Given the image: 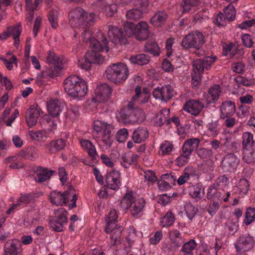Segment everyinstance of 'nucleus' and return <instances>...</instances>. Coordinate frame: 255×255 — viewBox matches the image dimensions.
Segmentation results:
<instances>
[{
	"label": "nucleus",
	"mask_w": 255,
	"mask_h": 255,
	"mask_svg": "<svg viewBox=\"0 0 255 255\" xmlns=\"http://www.w3.org/2000/svg\"><path fill=\"white\" fill-rule=\"evenodd\" d=\"M63 86L65 92L70 97L78 101L83 99L88 90L86 81L77 75L67 77L64 80Z\"/></svg>",
	"instance_id": "nucleus-1"
},
{
	"label": "nucleus",
	"mask_w": 255,
	"mask_h": 255,
	"mask_svg": "<svg viewBox=\"0 0 255 255\" xmlns=\"http://www.w3.org/2000/svg\"><path fill=\"white\" fill-rule=\"evenodd\" d=\"M145 206V200L142 198L136 199L132 191L127 192L121 201V207L124 210L130 209L131 215L135 218L142 215Z\"/></svg>",
	"instance_id": "nucleus-2"
},
{
	"label": "nucleus",
	"mask_w": 255,
	"mask_h": 255,
	"mask_svg": "<svg viewBox=\"0 0 255 255\" xmlns=\"http://www.w3.org/2000/svg\"><path fill=\"white\" fill-rule=\"evenodd\" d=\"M69 21L72 26L82 25L87 21V25L93 24L96 20L97 15L94 12H91L88 15L87 12L81 7L72 9L68 14Z\"/></svg>",
	"instance_id": "nucleus-3"
},
{
	"label": "nucleus",
	"mask_w": 255,
	"mask_h": 255,
	"mask_svg": "<svg viewBox=\"0 0 255 255\" xmlns=\"http://www.w3.org/2000/svg\"><path fill=\"white\" fill-rule=\"evenodd\" d=\"M125 33L129 37H135L139 41L147 39L149 35V28L147 23L141 21L137 24L131 22H126L124 24Z\"/></svg>",
	"instance_id": "nucleus-4"
},
{
	"label": "nucleus",
	"mask_w": 255,
	"mask_h": 255,
	"mask_svg": "<svg viewBox=\"0 0 255 255\" xmlns=\"http://www.w3.org/2000/svg\"><path fill=\"white\" fill-rule=\"evenodd\" d=\"M107 78L114 83H120L125 81L128 77L129 70L124 63H113L106 69Z\"/></svg>",
	"instance_id": "nucleus-5"
},
{
	"label": "nucleus",
	"mask_w": 255,
	"mask_h": 255,
	"mask_svg": "<svg viewBox=\"0 0 255 255\" xmlns=\"http://www.w3.org/2000/svg\"><path fill=\"white\" fill-rule=\"evenodd\" d=\"M97 34L98 39L92 37L91 30L84 26L82 33L83 40L85 42H89L92 48L100 50L105 49L106 52H108L109 47L106 37L100 31L98 32Z\"/></svg>",
	"instance_id": "nucleus-6"
},
{
	"label": "nucleus",
	"mask_w": 255,
	"mask_h": 255,
	"mask_svg": "<svg viewBox=\"0 0 255 255\" xmlns=\"http://www.w3.org/2000/svg\"><path fill=\"white\" fill-rule=\"evenodd\" d=\"M117 218L116 211L115 209H112L110 210L105 220L107 223L105 231L107 233H110L111 234V240L113 242V245H116L122 231V227L115 225Z\"/></svg>",
	"instance_id": "nucleus-7"
},
{
	"label": "nucleus",
	"mask_w": 255,
	"mask_h": 255,
	"mask_svg": "<svg viewBox=\"0 0 255 255\" xmlns=\"http://www.w3.org/2000/svg\"><path fill=\"white\" fill-rule=\"evenodd\" d=\"M93 129L101 138V140L105 144L108 146L111 145L113 134L111 125L100 120H96L93 123Z\"/></svg>",
	"instance_id": "nucleus-8"
},
{
	"label": "nucleus",
	"mask_w": 255,
	"mask_h": 255,
	"mask_svg": "<svg viewBox=\"0 0 255 255\" xmlns=\"http://www.w3.org/2000/svg\"><path fill=\"white\" fill-rule=\"evenodd\" d=\"M71 197H72L71 203L68 206L69 209H72L76 206L77 196L75 194H71L68 191H65L63 193L54 191L51 192L50 194V202L56 206L65 204Z\"/></svg>",
	"instance_id": "nucleus-9"
},
{
	"label": "nucleus",
	"mask_w": 255,
	"mask_h": 255,
	"mask_svg": "<svg viewBox=\"0 0 255 255\" xmlns=\"http://www.w3.org/2000/svg\"><path fill=\"white\" fill-rule=\"evenodd\" d=\"M204 43V36L202 33L196 31L185 37L182 41V46L186 49L194 48L199 49Z\"/></svg>",
	"instance_id": "nucleus-10"
},
{
	"label": "nucleus",
	"mask_w": 255,
	"mask_h": 255,
	"mask_svg": "<svg viewBox=\"0 0 255 255\" xmlns=\"http://www.w3.org/2000/svg\"><path fill=\"white\" fill-rule=\"evenodd\" d=\"M254 144L253 134L250 132H243L242 145L244 151L243 159L246 163H251L254 159L253 151Z\"/></svg>",
	"instance_id": "nucleus-11"
},
{
	"label": "nucleus",
	"mask_w": 255,
	"mask_h": 255,
	"mask_svg": "<svg viewBox=\"0 0 255 255\" xmlns=\"http://www.w3.org/2000/svg\"><path fill=\"white\" fill-rule=\"evenodd\" d=\"M255 240L254 238L246 234L240 236L234 244L237 254H240L241 252H248L252 250L255 246Z\"/></svg>",
	"instance_id": "nucleus-12"
},
{
	"label": "nucleus",
	"mask_w": 255,
	"mask_h": 255,
	"mask_svg": "<svg viewBox=\"0 0 255 255\" xmlns=\"http://www.w3.org/2000/svg\"><path fill=\"white\" fill-rule=\"evenodd\" d=\"M121 117L123 122L126 124L141 123L145 119L144 111L140 109H136L133 111H129L128 113H121Z\"/></svg>",
	"instance_id": "nucleus-13"
},
{
	"label": "nucleus",
	"mask_w": 255,
	"mask_h": 255,
	"mask_svg": "<svg viewBox=\"0 0 255 255\" xmlns=\"http://www.w3.org/2000/svg\"><path fill=\"white\" fill-rule=\"evenodd\" d=\"M112 93V88L107 84L98 86L95 90V95L92 99V102H105L110 96Z\"/></svg>",
	"instance_id": "nucleus-14"
},
{
	"label": "nucleus",
	"mask_w": 255,
	"mask_h": 255,
	"mask_svg": "<svg viewBox=\"0 0 255 255\" xmlns=\"http://www.w3.org/2000/svg\"><path fill=\"white\" fill-rule=\"evenodd\" d=\"M174 92L172 87L169 85L157 87L153 91V96L156 99L166 102L171 99L174 95Z\"/></svg>",
	"instance_id": "nucleus-15"
},
{
	"label": "nucleus",
	"mask_w": 255,
	"mask_h": 255,
	"mask_svg": "<svg viewBox=\"0 0 255 255\" xmlns=\"http://www.w3.org/2000/svg\"><path fill=\"white\" fill-rule=\"evenodd\" d=\"M22 252L21 243L17 239L8 240L4 245L3 255H20Z\"/></svg>",
	"instance_id": "nucleus-16"
},
{
	"label": "nucleus",
	"mask_w": 255,
	"mask_h": 255,
	"mask_svg": "<svg viewBox=\"0 0 255 255\" xmlns=\"http://www.w3.org/2000/svg\"><path fill=\"white\" fill-rule=\"evenodd\" d=\"M239 162V158L235 154H228L222 161V168L225 172H234L237 168Z\"/></svg>",
	"instance_id": "nucleus-17"
},
{
	"label": "nucleus",
	"mask_w": 255,
	"mask_h": 255,
	"mask_svg": "<svg viewBox=\"0 0 255 255\" xmlns=\"http://www.w3.org/2000/svg\"><path fill=\"white\" fill-rule=\"evenodd\" d=\"M64 107L65 103L57 99H51L47 103V111L52 117H58Z\"/></svg>",
	"instance_id": "nucleus-18"
},
{
	"label": "nucleus",
	"mask_w": 255,
	"mask_h": 255,
	"mask_svg": "<svg viewBox=\"0 0 255 255\" xmlns=\"http://www.w3.org/2000/svg\"><path fill=\"white\" fill-rule=\"evenodd\" d=\"M120 176V172L115 169L107 173L106 181L108 188L114 190L119 188L121 185Z\"/></svg>",
	"instance_id": "nucleus-19"
},
{
	"label": "nucleus",
	"mask_w": 255,
	"mask_h": 255,
	"mask_svg": "<svg viewBox=\"0 0 255 255\" xmlns=\"http://www.w3.org/2000/svg\"><path fill=\"white\" fill-rule=\"evenodd\" d=\"M193 72L192 74V84L194 86H197L199 84L201 80V75L204 69L205 66L201 59L194 60L193 62Z\"/></svg>",
	"instance_id": "nucleus-20"
},
{
	"label": "nucleus",
	"mask_w": 255,
	"mask_h": 255,
	"mask_svg": "<svg viewBox=\"0 0 255 255\" xmlns=\"http://www.w3.org/2000/svg\"><path fill=\"white\" fill-rule=\"evenodd\" d=\"M40 112V109L37 105L30 107L26 113V121L29 127H32L36 125Z\"/></svg>",
	"instance_id": "nucleus-21"
},
{
	"label": "nucleus",
	"mask_w": 255,
	"mask_h": 255,
	"mask_svg": "<svg viewBox=\"0 0 255 255\" xmlns=\"http://www.w3.org/2000/svg\"><path fill=\"white\" fill-rule=\"evenodd\" d=\"M108 36L114 43H123L126 41V38L124 37L123 31L117 26H109Z\"/></svg>",
	"instance_id": "nucleus-22"
},
{
	"label": "nucleus",
	"mask_w": 255,
	"mask_h": 255,
	"mask_svg": "<svg viewBox=\"0 0 255 255\" xmlns=\"http://www.w3.org/2000/svg\"><path fill=\"white\" fill-rule=\"evenodd\" d=\"M18 156L22 158L34 161L39 157V151L36 147L29 146L19 151Z\"/></svg>",
	"instance_id": "nucleus-23"
},
{
	"label": "nucleus",
	"mask_w": 255,
	"mask_h": 255,
	"mask_svg": "<svg viewBox=\"0 0 255 255\" xmlns=\"http://www.w3.org/2000/svg\"><path fill=\"white\" fill-rule=\"evenodd\" d=\"M220 116L222 119L231 117L235 113V104L231 101H224L220 106Z\"/></svg>",
	"instance_id": "nucleus-24"
},
{
	"label": "nucleus",
	"mask_w": 255,
	"mask_h": 255,
	"mask_svg": "<svg viewBox=\"0 0 255 255\" xmlns=\"http://www.w3.org/2000/svg\"><path fill=\"white\" fill-rule=\"evenodd\" d=\"M203 108V104L196 100H191L187 101L184 105L183 109L187 113L194 115H198Z\"/></svg>",
	"instance_id": "nucleus-25"
},
{
	"label": "nucleus",
	"mask_w": 255,
	"mask_h": 255,
	"mask_svg": "<svg viewBox=\"0 0 255 255\" xmlns=\"http://www.w3.org/2000/svg\"><path fill=\"white\" fill-rule=\"evenodd\" d=\"M221 93L220 86L216 84L209 89L208 93L205 95V102L207 104L215 103L219 99Z\"/></svg>",
	"instance_id": "nucleus-26"
},
{
	"label": "nucleus",
	"mask_w": 255,
	"mask_h": 255,
	"mask_svg": "<svg viewBox=\"0 0 255 255\" xmlns=\"http://www.w3.org/2000/svg\"><path fill=\"white\" fill-rule=\"evenodd\" d=\"M80 144L84 150H85L88 153L92 159H96L98 156L95 145L90 140L82 139L80 141Z\"/></svg>",
	"instance_id": "nucleus-27"
},
{
	"label": "nucleus",
	"mask_w": 255,
	"mask_h": 255,
	"mask_svg": "<svg viewBox=\"0 0 255 255\" xmlns=\"http://www.w3.org/2000/svg\"><path fill=\"white\" fill-rule=\"evenodd\" d=\"M189 194L192 198L198 201L202 199L205 194L204 188L200 184L191 186L189 188Z\"/></svg>",
	"instance_id": "nucleus-28"
},
{
	"label": "nucleus",
	"mask_w": 255,
	"mask_h": 255,
	"mask_svg": "<svg viewBox=\"0 0 255 255\" xmlns=\"http://www.w3.org/2000/svg\"><path fill=\"white\" fill-rule=\"evenodd\" d=\"M148 136V131L146 128H138L135 129L132 135L133 141L139 143L144 141Z\"/></svg>",
	"instance_id": "nucleus-29"
},
{
	"label": "nucleus",
	"mask_w": 255,
	"mask_h": 255,
	"mask_svg": "<svg viewBox=\"0 0 255 255\" xmlns=\"http://www.w3.org/2000/svg\"><path fill=\"white\" fill-rule=\"evenodd\" d=\"M167 14L164 11H158L151 18L150 22L154 26L160 27L165 22Z\"/></svg>",
	"instance_id": "nucleus-30"
},
{
	"label": "nucleus",
	"mask_w": 255,
	"mask_h": 255,
	"mask_svg": "<svg viewBox=\"0 0 255 255\" xmlns=\"http://www.w3.org/2000/svg\"><path fill=\"white\" fill-rule=\"evenodd\" d=\"M92 49V51H88L85 54L86 59L89 60L91 64H99L102 63L104 61V58L97 52V51L100 50H96L94 48Z\"/></svg>",
	"instance_id": "nucleus-31"
},
{
	"label": "nucleus",
	"mask_w": 255,
	"mask_h": 255,
	"mask_svg": "<svg viewBox=\"0 0 255 255\" xmlns=\"http://www.w3.org/2000/svg\"><path fill=\"white\" fill-rule=\"evenodd\" d=\"M200 142V140L198 138L188 139L184 142L182 146V150L185 151L186 153L191 155L194 149L198 146Z\"/></svg>",
	"instance_id": "nucleus-32"
},
{
	"label": "nucleus",
	"mask_w": 255,
	"mask_h": 255,
	"mask_svg": "<svg viewBox=\"0 0 255 255\" xmlns=\"http://www.w3.org/2000/svg\"><path fill=\"white\" fill-rule=\"evenodd\" d=\"M66 146V141L62 138L53 140L47 144V147L51 153L63 149Z\"/></svg>",
	"instance_id": "nucleus-33"
},
{
	"label": "nucleus",
	"mask_w": 255,
	"mask_h": 255,
	"mask_svg": "<svg viewBox=\"0 0 255 255\" xmlns=\"http://www.w3.org/2000/svg\"><path fill=\"white\" fill-rule=\"evenodd\" d=\"M60 14L61 12L59 8L52 9L48 13V20L51 27L54 29H56L58 26V19Z\"/></svg>",
	"instance_id": "nucleus-34"
},
{
	"label": "nucleus",
	"mask_w": 255,
	"mask_h": 255,
	"mask_svg": "<svg viewBox=\"0 0 255 255\" xmlns=\"http://www.w3.org/2000/svg\"><path fill=\"white\" fill-rule=\"evenodd\" d=\"M101 9L107 17H112L117 12L118 6L115 3L105 2L103 3Z\"/></svg>",
	"instance_id": "nucleus-35"
},
{
	"label": "nucleus",
	"mask_w": 255,
	"mask_h": 255,
	"mask_svg": "<svg viewBox=\"0 0 255 255\" xmlns=\"http://www.w3.org/2000/svg\"><path fill=\"white\" fill-rule=\"evenodd\" d=\"M170 113L169 109H163L158 114L155 119V124L157 126H161L165 122H167Z\"/></svg>",
	"instance_id": "nucleus-36"
},
{
	"label": "nucleus",
	"mask_w": 255,
	"mask_h": 255,
	"mask_svg": "<svg viewBox=\"0 0 255 255\" xmlns=\"http://www.w3.org/2000/svg\"><path fill=\"white\" fill-rule=\"evenodd\" d=\"M129 61L133 64L144 65L149 63V58L148 55L144 54H138L131 56L129 58Z\"/></svg>",
	"instance_id": "nucleus-37"
},
{
	"label": "nucleus",
	"mask_w": 255,
	"mask_h": 255,
	"mask_svg": "<svg viewBox=\"0 0 255 255\" xmlns=\"http://www.w3.org/2000/svg\"><path fill=\"white\" fill-rule=\"evenodd\" d=\"M46 61L48 63L52 64L55 66L54 68V70L59 71L62 68L61 66V60L59 57L56 56L53 52L49 51Z\"/></svg>",
	"instance_id": "nucleus-38"
},
{
	"label": "nucleus",
	"mask_w": 255,
	"mask_h": 255,
	"mask_svg": "<svg viewBox=\"0 0 255 255\" xmlns=\"http://www.w3.org/2000/svg\"><path fill=\"white\" fill-rule=\"evenodd\" d=\"M169 239L173 244L176 247H179L183 243L180 233L176 230H173L169 232Z\"/></svg>",
	"instance_id": "nucleus-39"
},
{
	"label": "nucleus",
	"mask_w": 255,
	"mask_h": 255,
	"mask_svg": "<svg viewBox=\"0 0 255 255\" xmlns=\"http://www.w3.org/2000/svg\"><path fill=\"white\" fill-rule=\"evenodd\" d=\"M197 244L193 240L185 243L181 249L183 255H194L193 252Z\"/></svg>",
	"instance_id": "nucleus-40"
},
{
	"label": "nucleus",
	"mask_w": 255,
	"mask_h": 255,
	"mask_svg": "<svg viewBox=\"0 0 255 255\" xmlns=\"http://www.w3.org/2000/svg\"><path fill=\"white\" fill-rule=\"evenodd\" d=\"M173 149V144L169 141L165 140L160 144L158 153L161 156L168 155L171 154Z\"/></svg>",
	"instance_id": "nucleus-41"
},
{
	"label": "nucleus",
	"mask_w": 255,
	"mask_h": 255,
	"mask_svg": "<svg viewBox=\"0 0 255 255\" xmlns=\"http://www.w3.org/2000/svg\"><path fill=\"white\" fill-rule=\"evenodd\" d=\"M144 50L154 56H158L160 54L159 46L154 42H147L144 46Z\"/></svg>",
	"instance_id": "nucleus-42"
},
{
	"label": "nucleus",
	"mask_w": 255,
	"mask_h": 255,
	"mask_svg": "<svg viewBox=\"0 0 255 255\" xmlns=\"http://www.w3.org/2000/svg\"><path fill=\"white\" fill-rule=\"evenodd\" d=\"M249 187V183L246 179L243 178L240 179L237 185L239 194L242 197H244L248 193Z\"/></svg>",
	"instance_id": "nucleus-43"
},
{
	"label": "nucleus",
	"mask_w": 255,
	"mask_h": 255,
	"mask_svg": "<svg viewBox=\"0 0 255 255\" xmlns=\"http://www.w3.org/2000/svg\"><path fill=\"white\" fill-rule=\"evenodd\" d=\"M143 10L139 8H132L127 12V18L130 20H138L141 18Z\"/></svg>",
	"instance_id": "nucleus-44"
},
{
	"label": "nucleus",
	"mask_w": 255,
	"mask_h": 255,
	"mask_svg": "<svg viewBox=\"0 0 255 255\" xmlns=\"http://www.w3.org/2000/svg\"><path fill=\"white\" fill-rule=\"evenodd\" d=\"M175 220L174 216L171 211H168L162 217L160 221V225L163 227H166L172 225Z\"/></svg>",
	"instance_id": "nucleus-45"
},
{
	"label": "nucleus",
	"mask_w": 255,
	"mask_h": 255,
	"mask_svg": "<svg viewBox=\"0 0 255 255\" xmlns=\"http://www.w3.org/2000/svg\"><path fill=\"white\" fill-rule=\"evenodd\" d=\"M52 173L53 171L51 170H43L37 174L35 180L39 183L43 182L48 180Z\"/></svg>",
	"instance_id": "nucleus-46"
},
{
	"label": "nucleus",
	"mask_w": 255,
	"mask_h": 255,
	"mask_svg": "<svg viewBox=\"0 0 255 255\" xmlns=\"http://www.w3.org/2000/svg\"><path fill=\"white\" fill-rule=\"evenodd\" d=\"M29 135L33 140L37 141L43 140L47 137V133L44 130H30Z\"/></svg>",
	"instance_id": "nucleus-47"
},
{
	"label": "nucleus",
	"mask_w": 255,
	"mask_h": 255,
	"mask_svg": "<svg viewBox=\"0 0 255 255\" xmlns=\"http://www.w3.org/2000/svg\"><path fill=\"white\" fill-rule=\"evenodd\" d=\"M224 13L226 18L229 21L234 20L236 16V10L232 4H228L224 9Z\"/></svg>",
	"instance_id": "nucleus-48"
},
{
	"label": "nucleus",
	"mask_w": 255,
	"mask_h": 255,
	"mask_svg": "<svg viewBox=\"0 0 255 255\" xmlns=\"http://www.w3.org/2000/svg\"><path fill=\"white\" fill-rule=\"evenodd\" d=\"M136 156H131L127 154L123 155L121 157V163L126 168H128L131 163L136 160Z\"/></svg>",
	"instance_id": "nucleus-49"
},
{
	"label": "nucleus",
	"mask_w": 255,
	"mask_h": 255,
	"mask_svg": "<svg viewBox=\"0 0 255 255\" xmlns=\"http://www.w3.org/2000/svg\"><path fill=\"white\" fill-rule=\"evenodd\" d=\"M199 0H183L182 3L183 7V12H187L192 10L196 6Z\"/></svg>",
	"instance_id": "nucleus-50"
},
{
	"label": "nucleus",
	"mask_w": 255,
	"mask_h": 255,
	"mask_svg": "<svg viewBox=\"0 0 255 255\" xmlns=\"http://www.w3.org/2000/svg\"><path fill=\"white\" fill-rule=\"evenodd\" d=\"M229 183V180L226 175L219 176L216 180L214 185L219 188L224 189Z\"/></svg>",
	"instance_id": "nucleus-51"
},
{
	"label": "nucleus",
	"mask_w": 255,
	"mask_h": 255,
	"mask_svg": "<svg viewBox=\"0 0 255 255\" xmlns=\"http://www.w3.org/2000/svg\"><path fill=\"white\" fill-rule=\"evenodd\" d=\"M255 209L254 208H249L247 209L244 223L246 225H249L255 221Z\"/></svg>",
	"instance_id": "nucleus-52"
},
{
	"label": "nucleus",
	"mask_w": 255,
	"mask_h": 255,
	"mask_svg": "<svg viewBox=\"0 0 255 255\" xmlns=\"http://www.w3.org/2000/svg\"><path fill=\"white\" fill-rule=\"evenodd\" d=\"M161 177L162 180L158 182L159 188L161 190H167L170 187V185L169 183L164 180L173 178V176L169 174H165L162 175Z\"/></svg>",
	"instance_id": "nucleus-53"
},
{
	"label": "nucleus",
	"mask_w": 255,
	"mask_h": 255,
	"mask_svg": "<svg viewBox=\"0 0 255 255\" xmlns=\"http://www.w3.org/2000/svg\"><path fill=\"white\" fill-rule=\"evenodd\" d=\"M186 216L189 220H192L195 216L197 210L191 203H187L184 206Z\"/></svg>",
	"instance_id": "nucleus-54"
},
{
	"label": "nucleus",
	"mask_w": 255,
	"mask_h": 255,
	"mask_svg": "<svg viewBox=\"0 0 255 255\" xmlns=\"http://www.w3.org/2000/svg\"><path fill=\"white\" fill-rule=\"evenodd\" d=\"M190 154L187 153H186L185 151H183V153L178 157L176 160V163L178 166H182L185 164H186L190 157Z\"/></svg>",
	"instance_id": "nucleus-55"
},
{
	"label": "nucleus",
	"mask_w": 255,
	"mask_h": 255,
	"mask_svg": "<svg viewBox=\"0 0 255 255\" xmlns=\"http://www.w3.org/2000/svg\"><path fill=\"white\" fill-rule=\"evenodd\" d=\"M55 218L62 222H67V212L63 208H61L55 211Z\"/></svg>",
	"instance_id": "nucleus-56"
},
{
	"label": "nucleus",
	"mask_w": 255,
	"mask_h": 255,
	"mask_svg": "<svg viewBox=\"0 0 255 255\" xmlns=\"http://www.w3.org/2000/svg\"><path fill=\"white\" fill-rule=\"evenodd\" d=\"M67 222H62L59 220L55 219L50 221V225L53 229L57 232H61L63 230V225Z\"/></svg>",
	"instance_id": "nucleus-57"
},
{
	"label": "nucleus",
	"mask_w": 255,
	"mask_h": 255,
	"mask_svg": "<svg viewBox=\"0 0 255 255\" xmlns=\"http://www.w3.org/2000/svg\"><path fill=\"white\" fill-rule=\"evenodd\" d=\"M207 131L209 135L213 136H217L219 133V128L217 123H209L207 125Z\"/></svg>",
	"instance_id": "nucleus-58"
},
{
	"label": "nucleus",
	"mask_w": 255,
	"mask_h": 255,
	"mask_svg": "<svg viewBox=\"0 0 255 255\" xmlns=\"http://www.w3.org/2000/svg\"><path fill=\"white\" fill-rule=\"evenodd\" d=\"M221 205V204L220 202L213 200L210 203L207 210L209 214L212 216L215 215Z\"/></svg>",
	"instance_id": "nucleus-59"
},
{
	"label": "nucleus",
	"mask_w": 255,
	"mask_h": 255,
	"mask_svg": "<svg viewBox=\"0 0 255 255\" xmlns=\"http://www.w3.org/2000/svg\"><path fill=\"white\" fill-rule=\"evenodd\" d=\"M128 131L125 128L119 130L116 134L117 141L121 143L125 141L128 138Z\"/></svg>",
	"instance_id": "nucleus-60"
},
{
	"label": "nucleus",
	"mask_w": 255,
	"mask_h": 255,
	"mask_svg": "<svg viewBox=\"0 0 255 255\" xmlns=\"http://www.w3.org/2000/svg\"><path fill=\"white\" fill-rule=\"evenodd\" d=\"M0 59L2 60L4 63L6 67L8 70H11L13 68V64H14L16 66H17V59L15 56L13 55L9 60L3 58H0Z\"/></svg>",
	"instance_id": "nucleus-61"
},
{
	"label": "nucleus",
	"mask_w": 255,
	"mask_h": 255,
	"mask_svg": "<svg viewBox=\"0 0 255 255\" xmlns=\"http://www.w3.org/2000/svg\"><path fill=\"white\" fill-rule=\"evenodd\" d=\"M196 153L200 158L206 159L212 154V151L210 149L202 147L198 149Z\"/></svg>",
	"instance_id": "nucleus-62"
},
{
	"label": "nucleus",
	"mask_w": 255,
	"mask_h": 255,
	"mask_svg": "<svg viewBox=\"0 0 255 255\" xmlns=\"http://www.w3.org/2000/svg\"><path fill=\"white\" fill-rule=\"evenodd\" d=\"M145 181L148 184H153L156 180V177L154 172L152 170H146L144 172Z\"/></svg>",
	"instance_id": "nucleus-63"
},
{
	"label": "nucleus",
	"mask_w": 255,
	"mask_h": 255,
	"mask_svg": "<svg viewBox=\"0 0 255 255\" xmlns=\"http://www.w3.org/2000/svg\"><path fill=\"white\" fill-rule=\"evenodd\" d=\"M218 191L217 187L214 184L212 186L209 187L207 192V198L209 200H215V197Z\"/></svg>",
	"instance_id": "nucleus-64"
}]
</instances>
